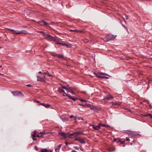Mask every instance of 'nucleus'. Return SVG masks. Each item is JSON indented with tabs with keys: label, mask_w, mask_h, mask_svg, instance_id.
Segmentation results:
<instances>
[{
	"label": "nucleus",
	"mask_w": 152,
	"mask_h": 152,
	"mask_svg": "<svg viewBox=\"0 0 152 152\" xmlns=\"http://www.w3.org/2000/svg\"><path fill=\"white\" fill-rule=\"evenodd\" d=\"M81 134H82V133L80 131L73 133L71 134L67 133H65L63 132H59L58 133L59 135L62 136L63 138H66V137L72 138L73 137V136L75 137Z\"/></svg>",
	"instance_id": "nucleus-1"
},
{
	"label": "nucleus",
	"mask_w": 152,
	"mask_h": 152,
	"mask_svg": "<svg viewBox=\"0 0 152 152\" xmlns=\"http://www.w3.org/2000/svg\"><path fill=\"white\" fill-rule=\"evenodd\" d=\"M7 29L14 34H26L27 33V31L25 30H15L9 28H7Z\"/></svg>",
	"instance_id": "nucleus-2"
},
{
	"label": "nucleus",
	"mask_w": 152,
	"mask_h": 152,
	"mask_svg": "<svg viewBox=\"0 0 152 152\" xmlns=\"http://www.w3.org/2000/svg\"><path fill=\"white\" fill-rule=\"evenodd\" d=\"M43 36L45 38L47 39L53 41H55V38L52 36L46 34L44 33H43Z\"/></svg>",
	"instance_id": "nucleus-3"
},
{
	"label": "nucleus",
	"mask_w": 152,
	"mask_h": 152,
	"mask_svg": "<svg viewBox=\"0 0 152 152\" xmlns=\"http://www.w3.org/2000/svg\"><path fill=\"white\" fill-rule=\"evenodd\" d=\"M123 132L128 134L129 135H131L132 137H136L137 135L135 134L134 132L132 131L129 130H124Z\"/></svg>",
	"instance_id": "nucleus-4"
},
{
	"label": "nucleus",
	"mask_w": 152,
	"mask_h": 152,
	"mask_svg": "<svg viewBox=\"0 0 152 152\" xmlns=\"http://www.w3.org/2000/svg\"><path fill=\"white\" fill-rule=\"evenodd\" d=\"M11 93L13 94V96H23L22 93L19 91H12Z\"/></svg>",
	"instance_id": "nucleus-5"
},
{
	"label": "nucleus",
	"mask_w": 152,
	"mask_h": 152,
	"mask_svg": "<svg viewBox=\"0 0 152 152\" xmlns=\"http://www.w3.org/2000/svg\"><path fill=\"white\" fill-rule=\"evenodd\" d=\"M116 37L114 35L110 34L106 37V39H107L106 42L110 40H113Z\"/></svg>",
	"instance_id": "nucleus-6"
},
{
	"label": "nucleus",
	"mask_w": 152,
	"mask_h": 152,
	"mask_svg": "<svg viewBox=\"0 0 152 152\" xmlns=\"http://www.w3.org/2000/svg\"><path fill=\"white\" fill-rule=\"evenodd\" d=\"M113 97L111 94H109L108 96L104 98L103 100H109L113 99Z\"/></svg>",
	"instance_id": "nucleus-7"
},
{
	"label": "nucleus",
	"mask_w": 152,
	"mask_h": 152,
	"mask_svg": "<svg viewBox=\"0 0 152 152\" xmlns=\"http://www.w3.org/2000/svg\"><path fill=\"white\" fill-rule=\"evenodd\" d=\"M38 24L42 26H47L49 24L43 21H39L38 22Z\"/></svg>",
	"instance_id": "nucleus-8"
},
{
	"label": "nucleus",
	"mask_w": 152,
	"mask_h": 152,
	"mask_svg": "<svg viewBox=\"0 0 152 152\" xmlns=\"http://www.w3.org/2000/svg\"><path fill=\"white\" fill-rule=\"evenodd\" d=\"M45 77H37V80L38 81L45 82Z\"/></svg>",
	"instance_id": "nucleus-9"
},
{
	"label": "nucleus",
	"mask_w": 152,
	"mask_h": 152,
	"mask_svg": "<svg viewBox=\"0 0 152 152\" xmlns=\"http://www.w3.org/2000/svg\"><path fill=\"white\" fill-rule=\"evenodd\" d=\"M94 74L95 75V76H100V75H107L108 76H110V75H108V74H105V73H102V72H101V73H94Z\"/></svg>",
	"instance_id": "nucleus-10"
},
{
	"label": "nucleus",
	"mask_w": 152,
	"mask_h": 152,
	"mask_svg": "<svg viewBox=\"0 0 152 152\" xmlns=\"http://www.w3.org/2000/svg\"><path fill=\"white\" fill-rule=\"evenodd\" d=\"M39 105H42L46 108H49L50 107L51 105L49 104H45L44 103H40V104H39Z\"/></svg>",
	"instance_id": "nucleus-11"
},
{
	"label": "nucleus",
	"mask_w": 152,
	"mask_h": 152,
	"mask_svg": "<svg viewBox=\"0 0 152 152\" xmlns=\"http://www.w3.org/2000/svg\"><path fill=\"white\" fill-rule=\"evenodd\" d=\"M92 126L93 128L96 130H99L101 128L99 124L98 126H96L93 124L92 125Z\"/></svg>",
	"instance_id": "nucleus-12"
},
{
	"label": "nucleus",
	"mask_w": 152,
	"mask_h": 152,
	"mask_svg": "<svg viewBox=\"0 0 152 152\" xmlns=\"http://www.w3.org/2000/svg\"><path fill=\"white\" fill-rule=\"evenodd\" d=\"M39 73H41V75H43V76H45V75H48V76H52V75H49V74H48V73H46V72H39Z\"/></svg>",
	"instance_id": "nucleus-13"
},
{
	"label": "nucleus",
	"mask_w": 152,
	"mask_h": 152,
	"mask_svg": "<svg viewBox=\"0 0 152 152\" xmlns=\"http://www.w3.org/2000/svg\"><path fill=\"white\" fill-rule=\"evenodd\" d=\"M68 97H69L70 99L74 100V101H75L77 99H79L75 97L74 96H72L70 95H69V96H68Z\"/></svg>",
	"instance_id": "nucleus-14"
},
{
	"label": "nucleus",
	"mask_w": 152,
	"mask_h": 152,
	"mask_svg": "<svg viewBox=\"0 0 152 152\" xmlns=\"http://www.w3.org/2000/svg\"><path fill=\"white\" fill-rule=\"evenodd\" d=\"M79 105H80L84 107H89V104H79Z\"/></svg>",
	"instance_id": "nucleus-15"
},
{
	"label": "nucleus",
	"mask_w": 152,
	"mask_h": 152,
	"mask_svg": "<svg viewBox=\"0 0 152 152\" xmlns=\"http://www.w3.org/2000/svg\"><path fill=\"white\" fill-rule=\"evenodd\" d=\"M143 116L145 117H147L149 116L150 118H152V115L150 113L148 114H145L143 115Z\"/></svg>",
	"instance_id": "nucleus-16"
},
{
	"label": "nucleus",
	"mask_w": 152,
	"mask_h": 152,
	"mask_svg": "<svg viewBox=\"0 0 152 152\" xmlns=\"http://www.w3.org/2000/svg\"><path fill=\"white\" fill-rule=\"evenodd\" d=\"M40 152H49L48 150L46 148L42 149L40 150Z\"/></svg>",
	"instance_id": "nucleus-17"
},
{
	"label": "nucleus",
	"mask_w": 152,
	"mask_h": 152,
	"mask_svg": "<svg viewBox=\"0 0 152 152\" xmlns=\"http://www.w3.org/2000/svg\"><path fill=\"white\" fill-rule=\"evenodd\" d=\"M79 142L81 144H85L86 143L84 140L81 138L80 139Z\"/></svg>",
	"instance_id": "nucleus-18"
},
{
	"label": "nucleus",
	"mask_w": 152,
	"mask_h": 152,
	"mask_svg": "<svg viewBox=\"0 0 152 152\" xmlns=\"http://www.w3.org/2000/svg\"><path fill=\"white\" fill-rule=\"evenodd\" d=\"M89 107H89L92 110H94L95 109V108L94 106H92L90 104H89Z\"/></svg>",
	"instance_id": "nucleus-19"
},
{
	"label": "nucleus",
	"mask_w": 152,
	"mask_h": 152,
	"mask_svg": "<svg viewBox=\"0 0 152 152\" xmlns=\"http://www.w3.org/2000/svg\"><path fill=\"white\" fill-rule=\"evenodd\" d=\"M31 135L32 136V139L33 140H37V138H35L36 137V135L35 134H31Z\"/></svg>",
	"instance_id": "nucleus-20"
},
{
	"label": "nucleus",
	"mask_w": 152,
	"mask_h": 152,
	"mask_svg": "<svg viewBox=\"0 0 152 152\" xmlns=\"http://www.w3.org/2000/svg\"><path fill=\"white\" fill-rule=\"evenodd\" d=\"M58 91L60 93L64 92V90L61 88H58Z\"/></svg>",
	"instance_id": "nucleus-21"
},
{
	"label": "nucleus",
	"mask_w": 152,
	"mask_h": 152,
	"mask_svg": "<svg viewBox=\"0 0 152 152\" xmlns=\"http://www.w3.org/2000/svg\"><path fill=\"white\" fill-rule=\"evenodd\" d=\"M98 78L100 79H108L109 78L108 77H97Z\"/></svg>",
	"instance_id": "nucleus-22"
},
{
	"label": "nucleus",
	"mask_w": 152,
	"mask_h": 152,
	"mask_svg": "<svg viewBox=\"0 0 152 152\" xmlns=\"http://www.w3.org/2000/svg\"><path fill=\"white\" fill-rule=\"evenodd\" d=\"M72 88L70 87H68V88L67 89V91L68 92L70 93L72 91Z\"/></svg>",
	"instance_id": "nucleus-23"
},
{
	"label": "nucleus",
	"mask_w": 152,
	"mask_h": 152,
	"mask_svg": "<svg viewBox=\"0 0 152 152\" xmlns=\"http://www.w3.org/2000/svg\"><path fill=\"white\" fill-rule=\"evenodd\" d=\"M75 32L78 33H83L84 31L83 30H75Z\"/></svg>",
	"instance_id": "nucleus-24"
},
{
	"label": "nucleus",
	"mask_w": 152,
	"mask_h": 152,
	"mask_svg": "<svg viewBox=\"0 0 152 152\" xmlns=\"http://www.w3.org/2000/svg\"><path fill=\"white\" fill-rule=\"evenodd\" d=\"M57 57L59 58H63L64 57V56L62 55H58L57 56Z\"/></svg>",
	"instance_id": "nucleus-25"
},
{
	"label": "nucleus",
	"mask_w": 152,
	"mask_h": 152,
	"mask_svg": "<svg viewBox=\"0 0 152 152\" xmlns=\"http://www.w3.org/2000/svg\"><path fill=\"white\" fill-rule=\"evenodd\" d=\"M80 139L79 137H76L75 138V140L79 142Z\"/></svg>",
	"instance_id": "nucleus-26"
},
{
	"label": "nucleus",
	"mask_w": 152,
	"mask_h": 152,
	"mask_svg": "<svg viewBox=\"0 0 152 152\" xmlns=\"http://www.w3.org/2000/svg\"><path fill=\"white\" fill-rule=\"evenodd\" d=\"M39 134H40L41 135V134H45V135H46V134H48L47 133H45V132H40Z\"/></svg>",
	"instance_id": "nucleus-27"
},
{
	"label": "nucleus",
	"mask_w": 152,
	"mask_h": 152,
	"mask_svg": "<svg viewBox=\"0 0 152 152\" xmlns=\"http://www.w3.org/2000/svg\"><path fill=\"white\" fill-rule=\"evenodd\" d=\"M78 99L80 101H81L82 102H87V101L82 99Z\"/></svg>",
	"instance_id": "nucleus-28"
},
{
	"label": "nucleus",
	"mask_w": 152,
	"mask_h": 152,
	"mask_svg": "<svg viewBox=\"0 0 152 152\" xmlns=\"http://www.w3.org/2000/svg\"><path fill=\"white\" fill-rule=\"evenodd\" d=\"M69 87V86L68 87H66V86H62V88H64V89H66V91L67 89V88H68Z\"/></svg>",
	"instance_id": "nucleus-29"
},
{
	"label": "nucleus",
	"mask_w": 152,
	"mask_h": 152,
	"mask_svg": "<svg viewBox=\"0 0 152 152\" xmlns=\"http://www.w3.org/2000/svg\"><path fill=\"white\" fill-rule=\"evenodd\" d=\"M99 124L100 126H102L105 127L106 126V125H105V124H103L102 123H99Z\"/></svg>",
	"instance_id": "nucleus-30"
},
{
	"label": "nucleus",
	"mask_w": 152,
	"mask_h": 152,
	"mask_svg": "<svg viewBox=\"0 0 152 152\" xmlns=\"http://www.w3.org/2000/svg\"><path fill=\"white\" fill-rule=\"evenodd\" d=\"M63 92L64 94H63V96H69V95H68L67 94H66V93L65 92V91H64V92Z\"/></svg>",
	"instance_id": "nucleus-31"
},
{
	"label": "nucleus",
	"mask_w": 152,
	"mask_h": 152,
	"mask_svg": "<svg viewBox=\"0 0 152 152\" xmlns=\"http://www.w3.org/2000/svg\"><path fill=\"white\" fill-rule=\"evenodd\" d=\"M111 103H112V105H115L118 104L117 103H114L113 102H112Z\"/></svg>",
	"instance_id": "nucleus-32"
},
{
	"label": "nucleus",
	"mask_w": 152,
	"mask_h": 152,
	"mask_svg": "<svg viewBox=\"0 0 152 152\" xmlns=\"http://www.w3.org/2000/svg\"><path fill=\"white\" fill-rule=\"evenodd\" d=\"M78 120H84V119L83 118L81 117H78Z\"/></svg>",
	"instance_id": "nucleus-33"
},
{
	"label": "nucleus",
	"mask_w": 152,
	"mask_h": 152,
	"mask_svg": "<svg viewBox=\"0 0 152 152\" xmlns=\"http://www.w3.org/2000/svg\"><path fill=\"white\" fill-rule=\"evenodd\" d=\"M62 45H65V46H66L67 47H68V45L66 44V43H62Z\"/></svg>",
	"instance_id": "nucleus-34"
},
{
	"label": "nucleus",
	"mask_w": 152,
	"mask_h": 152,
	"mask_svg": "<svg viewBox=\"0 0 152 152\" xmlns=\"http://www.w3.org/2000/svg\"><path fill=\"white\" fill-rule=\"evenodd\" d=\"M44 134H41L40 135H39V138H43L44 137Z\"/></svg>",
	"instance_id": "nucleus-35"
},
{
	"label": "nucleus",
	"mask_w": 152,
	"mask_h": 152,
	"mask_svg": "<svg viewBox=\"0 0 152 152\" xmlns=\"http://www.w3.org/2000/svg\"><path fill=\"white\" fill-rule=\"evenodd\" d=\"M125 17L126 18V19H129V16H128V15H125Z\"/></svg>",
	"instance_id": "nucleus-36"
},
{
	"label": "nucleus",
	"mask_w": 152,
	"mask_h": 152,
	"mask_svg": "<svg viewBox=\"0 0 152 152\" xmlns=\"http://www.w3.org/2000/svg\"><path fill=\"white\" fill-rule=\"evenodd\" d=\"M74 148L75 149L78 150L79 148L77 147V146H75L74 147Z\"/></svg>",
	"instance_id": "nucleus-37"
},
{
	"label": "nucleus",
	"mask_w": 152,
	"mask_h": 152,
	"mask_svg": "<svg viewBox=\"0 0 152 152\" xmlns=\"http://www.w3.org/2000/svg\"><path fill=\"white\" fill-rule=\"evenodd\" d=\"M26 86L28 87H31L32 86V85L30 84H27L26 85Z\"/></svg>",
	"instance_id": "nucleus-38"
},
{
	"label": "nucleus",
	"mask_w": 152,
	"mask_h": 152,
	"mask_svg": "<svg viewBox=\"0 0 152 152\" xmlns=\"http://www.w3.org/2000/svg\"><path fill=\"white\" fill-rule=\"evenodd\" d=\"M126 141H130V139L129 138L127 137L126 138Z\"/></svg>",
	"instance_id": "nucleus-39"
},
{
	"label": "nucleus",
	"mask_w": 152,
	"mask_h": 152,
	"mask_svg": "<svg viewBox=\"0 0 152 152\" xmlns=\"http://www.w3.org/2000/svg\"><path fill=\"white\" fill-rule=\"evenodd\" d=\"M70 93L73 95H75V92H74L72 90V91Z\"/></svg>",
	"instance_id": "nucleus-40"
},
{
	"label": "nucleus",
	"mask_w": 152,
	"mask_h": 152,
	"mask_svg": "<svg viewBox=\"0 0 152 152\" xmlns=\"http://www.w3.org/2000/svg\"><path fill=\"white\" fill-rule=\"evenodd\" d=\"M37 133V131H36V130H35L34 131V134H36Z\"/></svg>",
	"instance_id": "nucleus-41"
},
{
	"label": "nucleus",
	"mask_w": 152,
	"mask_h": 152,
	"mask_svg": "<svg viewBox=\"0 0 152 152\" xmlns=\"http://www.w3.org/2000/svg\"><path fill=\"white\" fill-rule=\"evenodd\" d=\"M69 31H70V32H75V30H71V29H70V30H69Z\"/></svg>",
	"instance_id": "nucleus-42"
},
{
	"label": "nucleus",
	"mask_w": 152,
	"mask_h": 152,
	"mask_svg": "<svg viewBox=\"0 0 152 152\" xmlns=\"http://www.w3.org/2000/svg\"><path fill=\"white\" fill-rule=\"evenodd\" d=\"M74 119L75 120H76L77 119H78V117H77V116H74Z\"/></svg>",
	"instance_id": "nucleus-43"
},
{
	"label": "nucleus",
	"mask_w": 152,
	"mask_h": 152,
	"mask_svg": "<svg viewBox=\"0 0 152 152\" xmlns=\"http://www.w3.org/2000/svg\"><path fill=\"white\" fill-rule=\"evenodd\" d=\"M124 27V28L127 30V31L128 30V29H127V28L125 26H123Z\"/></svg>",
	"instance_id": "nucleus-44"
},
{
	"label": "nucleus",
	"mask_w": 152,
	"mask_h": 152,
	"mask_svg": "<svg viewBox=\"0 0 152 152\" xmlns=\"http://www.w3.org/2000/svg\"><path fill=\"white\" fill-rule=\"evenodd\" d=\"M73 117H74V116L73 115H71L70 116V118H72Z\"/></svg>",
	"instance_id": "nucleus-45"
},
{
	"label": "nucleus",
	"mask_w": 152,
	"mask_h": 152,
	"mask_svg": "<svg viewBox=\"0 0 152 152\" xmlns=\"http://www.w3.org/2000/svg\"><path fill=\"white\" fill-rule=\"evenodd\" d=\"M35 102H36L37 103H39V104H40V103H41L39 101H37V100H35Z\"/></svg>",
	"instance_id": "nucleus-46"
},
{
	"label": "nucleus",
	"mask_w": 152,
	"mask_h": 152,
	"mask_svg": "<svg viewBox=\"0 0 152 152\" xmlns=\"http://www.w3.org/2000/svg\"><path fill=\"white\" fill-rule=\"evenodd\" d=\"M57 44H60V45H62V43H61V42H57Z\"/></svg>",
	"instance_id": "nucleus-47"
},
{
	"label": "nucleus",
	"mask_w": 152,
	"mask_h": 152,
	"mask_svg": "<svg viewBox=\"0 0 152 152\" xmlns=\"http://www.w3.org/2000/svg\"><path fill=\"white\" fill-rule=\"evenodd\" d=\"M36 137H39V134H37L36 135Z\"/></svg>",
	"instance_id": "nucleus-48"
},
{
	"label": "nucleus",
	"mask_w": 152,
	"mask_h": 152,
	"mask_svg": "<svg viewBox=\"0 0 152 152\" xmlns=\"http://www.w3.org/2000/svg\"><path fill=\"white\" fill-rule=\"evenodd\" d=\"M119 141H120L121 142V144H123V143H124V141H121L120 140H119L118 141V142Z\"/></svg>",
	"instance_id": "nucleus-49"
},
{
	"label": "nucleus",
	"mask_w": 152,
	"mask_h": 152,
	"mask_svg": "<svg viewBox=\"0 0 152 152\" xmlns=\"http://www.w3.org/2000/svg\"><path fill=\"white\" fill-rule=\"evenodd\" d=\"M85 42H88V40L87 39H85Z\"/></svg>",
	"instance_id": "nucleus-50"
},
{
	"label": "nucleus",
	"mask_w": 152,
	"mask_h": 152,
	"mask_svg": "<svg viewBox=\"0 0 152 152\" xmlns=\"http://www.w3.org/2000/svg\"><path fill=\"white\" fill-rule=\"evenodd\" d=\"M118 139H114V142H116L117 140Z\"/></svg>",
	"instance_id": "nucleus-51"
},
{
	"label": "nucleus",
	"mask_w": 152,
	"mask_h": 152,
	"mask_svg": "<svg viewBox=\"0 0 152 152\" xmlns=\"http://www.w3.org/2000/svg\"><path fill=\"white\" fill-rule=\"evenodd\" d=\"M35 148L37 149V150L38 149V148H37V146H35Z\"/></svg>",
	"instance_id": "nucleus-52"
},
{
	"label": "nucleus",
	"mask_w": 152,
	"mask_h": 152,
	"mask_svg": "<svg viewBox=\"0 0 152 152\" xmlns=\"http://www.w3.org/2000/svg\"><path fill=\"white\" fill-rule=\"evenodd\" d=\"M39 32L42 33V35L43 36V33H44V32H42V31H40Z\"/></svg>",
	"instance_id": "nucleus-53"
},
{
	"label": "nucleus",
	"mask_w": 152,
	"mask_h": 152,
	"mask_svg": "<svg viewBox=\"0 0 152 152\" xmlns=\"http://www.w3.org/2000/svg\"><path fill=\"white\" fill-rule=\"evenodd\" d=\"M105 127H109L110 126H109L106 125V126Z\"/></svg>",
	"instance_id": "nucleus-54"
},
{
	"label": "nucleus",
	"mask_w": 152,
	"mask_h": 152,
	"mask_svg": "<svg viewBox=\"0 0 152 152\" xmlns=\"http://www.w3.org/2000/svg\"><path fill=\"white\" fill-rule=\"evenodd\" d=\"M66 145H68V143H67V142H66Z\"/></svg>",
	"instance_id": "nucleus-55"
},
{
	"label": "nucleus",
	"mask_w": 152,
	"mask_h": 152,
	"mask_svg": "<svg viewBox=\"0 0 152 152\" xmlns=\"http://www.w3.org/2000/svg\"><path fill=\"white\" fill-rule=\"evenodd\" d=\"M2 67V66H0V68H1V67Z\"/></svg>",
	"instance_id": "nucleus-56"
},
{
	"label": "nucleus",
	"mask_w": 152,
	"mask_h": 152,
	"mask_svg": "<svg viewBox=\"0 0 152 152\" xmlns=\"http://www.w3.org/2000/svg\"><path fill=\"white\" fill-rule=\"evenodd\" d=\"M51 23V24L54 23V22H52Z\"/></svg>",
	"instance_id": "nucleus-57"
},
{
	"label": "nucleus",
	"mask_w": 152,
	"mask_h": 152,
	"mask_svg": "<svg viewBox=\"0 0 152 152\" xmlns=\"http://www.w3.org/2000/svg\"><path fill=\"white\" fill-rule=\"evenodd\" d=\"M52 152V151L51 150L50 151V152Z\"/></svg>",
	"instance_id": "nucleus-58"
}]
</instances>
